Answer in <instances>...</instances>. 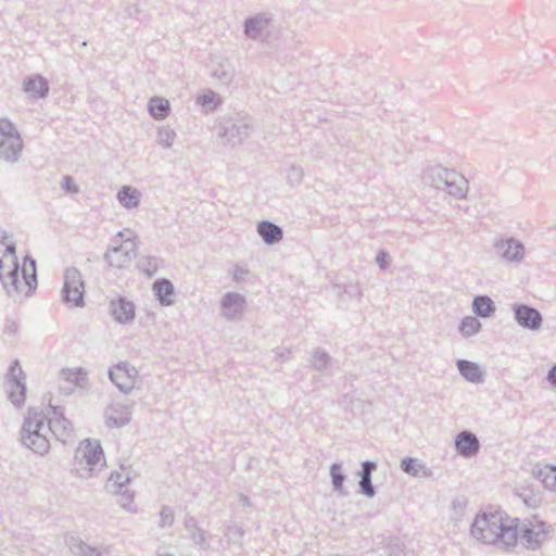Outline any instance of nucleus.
<instances>
[{
	"instance_id": "393cba45",
	"label": "nucleus",
	"mask_w": 556,
	"mask_h": 556,
	"mask_svg": "<svg viewBox=\"0 0 556 556\" xmlns=\"http://www.w3.org/2000/svg\"><path fill=\"white\" fill-rule=\"evenodd\" d=\"M402 469L412 476H418L422 471V466L415 458H404L401 464Z\"/></svg>"
},
{
	"instance_id": "f8f14e48",
	"label": "nucleus",
	"mask_w": 556,
	"mask_h": 556,
	"mask_svg": "<svg viewBox=\"0 0 556 556\" xmlns=\"http://www.w3.org/2000/svg\"><path fill=\"white\" fill-rule=\"evenodd\" d=\"M111 314L118 323H128L135 317L134 304L125 299H117L111 302Z\"/></svg>"
},
{
	"instance_id": "20e7f679",
	"label": "nucleus",
	"mask_w": 556,
	"mask_h": 556,
	"mask_svg": "<svg viewBox=\"0 0 556 556\" xmlns=\"http://www.w3.org/2000/svg\"><path fill=\"white\" fill-rule=\"evenodd\" d=\"M552 533V527L538 516L527 519L523 522L518 521V539L528 547H535L546 542Z\"/></svg>"
},
{
	"instance_id": "72a5a7b5",
	"label": "nucleus",
	"mask_w": 556,
	"mask_h": 556,
	"mask_svg": "<svg viewBox=\"0 0 556 556\" xmlns=\"http://www.w3.org/2000/svg\"><path fill=\"white\" fill-rule=\"evenodd\" d=\"M548 379L551 380V382L553 384L556 386V365L551 369V371L548 374Z\"/></svg>"
},
{
	"instance_id": "6ab92c4d",
	"label": "nucleus",
	"mask_w": 556,
	"mask_h": 556,
	"mask_svg": "<svg viewBox=\"0 0 556 556\" xmlns=\"http://www.w3.org/2000/svg\"><path fill=\"white\" fill-rule=\"evenodd\" d=\"M25 90L31 97H43L48 92V85L41 77H33L25 81Z\"/></svg>"
},
{
	"instance_id": "6e6552de",
	"label": "nucleus",
	"mask_w": 556,
	"mask_h": 556,
	"mask_svg": "<svg viewBox=\"0 0 556 556\" xmlns=\"http://www.w3.org/2000/svg\"><path fill=\"white\" fill-rule=\"evenodd\" d=\"M64 300L71 306H80L84 302V282L81 275L76 269H68L64 277Z\"/></svg>"
},
{
	"instance_id": "0eeeda50",
	"label": "nucleus",
	"mask_w": 556,
	"mask_h": 556,
	"mask_svg": "<svg viewBox=\"0 0 556 556\" xmlns=\"http://www.w3.org/2000/svg\"><path fill=\"white\" fill-rule=\"evenodd\" d=\"M22 149V139L14 126L7 119H0V156L15 160Z\"/></svg>"
},
{
	"instance_id": "2f4dec72",
	"label": "nucleus",
	"mask_w": 556,
	"mask_h": 556,
	"mask_svg": "<svg viewBox=\"0 0 556 556\" xmlns=\"http://www.w3.org/2000/svg\"><path fill=\"white\" fill-rule=\"evenodd\" d=\"M260 23H261V21H258V20H251V21H249V22L247 23V25H245V31H247V34H249L250 36H254V35H253V31H254V30H256V26H257V24H260Z\"/></svg>"
},
{
	"instance_id": "1a4fd4ad",
	"label": "nucleus",
	"mask_w": 556,
	"mask_h": 556,
	"mask_svg": "<svg viewBox=\"0 0 556 556\" xmlns=\"http://www.w3.org/2000/svg\"><path fill=\"white\" fill-rule=\"evenodd\" d=\"M111 380L123 391H130L135 388L138 372L127 364H117L110 371Z\"/></svg>"
},
{
	"instance_id": "aec40b11",
	"label": "nucleus",
	"mask_w": 556,
	"mask_h": 556,
	"mask_svg": "<svg viewBox=\"0 0 556 556\" xmlns=\"http://www.w3.org/2000/svg\"><path fill=\"white\" fill-rule=\"evenodd\" d=\"M149 110L154 118H165L169 112V102L163 98H153L150 101Z\"/></svg>"
},
{
	"instance_id": "39448f33",
	"label": "nucleus",
	"mask_w": 556,
	"mask_h": 556,
	"mask_svg": "<svg viewBox=\"0 0 556 556\" xmlns=\"http://www.w3.org/2000/svg\"><path fill=\"white\" fill-rule=\"evenodd\" d=\"M118 241L105 254V260L113 268H125L136 257L138 244L135 239L126 238L118 235Z\"/></svg>"
},
{
	"instance_id": "4be33fe9",
	"label": "nucleus",
	"mask_w": 556,
	"mask_h": 556,
	"mask_svg": "<svg viewBox=\"0 0 556 556\" xmlns=\"http://www.w3.org/2000/svg\"><path fill=\"white\" fill-rule=\"evenodd\" d=\"M10 400L14 405H22L26 397V387L22 381H13L10 387Z\"/></svg>"
},
{
	"instance_id": "5701e85b",
	"label": "nucleus",
	"mask_w": 556,
	"mask_h": 556,
	"mask_svg": "<svg viewBox=\"0 0 556 556\" xmlns=\"http://www.w3.org/2000/svg\"><path fill=\"white\" fill-rule=\"evenodd\" d=\"M130 414L125 409L113 408L108 415V424L113 427L125 425L129 421Z\"/></svg>"
},
{
	"instance_id": "423d86ee",
	"label": "nucleus",
	"mask_w": 556,
	"mask_h": 556,
	"mask_svg": "<svg viewBox=\"0 0 556 556\" xmlns=\"http://www.w3.org/2000/svg\"><path fill=\"white\" fill-rule=\"evenodd\" d=\"M75 458L77 463L89 472L101 469L105 464L100 443L90 439L79 443Z\"/></svg>"
},
{
	"instance_id": "9d476101",
	"label": "nucleus",
	"mask_w": 556,
	"mask_h": 556,
	"mask_svg": "<svg viewBox=\"0 0 556 556\" xmlns=\"http://www.w3.org/2000/svg\"><path fill=\"white\" fill-rule=\"evenodd\" d=\"M60 386L65 392H73L87 386V375L80 368H66L60 374Z\"/></svg>"
},
{
	"instance_id": "f704fd0d",
	"label": "nucleus",
	"mask_w": 556,
	"mask_h": 556,
	"mask_svg": "<svg viewBox=\"0 0 556 556\" xmlns=\"http://www.w3.org/2000/svg\"><path fill=\"white\" fill-rule=\"evenodd\" d=\"M166 141L172 140L174 137V134L172 131H165Z\"/></svg>"
},
{
	"instance_id": "412c9836",
	"label": "nucleus",
	"mask_w": 556,
	"mask_h": 556,
	"mask_svg": "<svg viewBox=\"0 0 556 556\" xmlns=\"http://www.w3.org/2000/svg\"><path fill=\"white\" fill-rule=\"evenodd\" d=\"M473 311L482 317H488L494 311L493 301L488 296H478L473 301Z\"/></svg>"
},
{
	"instance_id": "c85d7f7f",
	"label": "nucleus",
	"mask_w": 556,
	"mask_h": 556,
	"mask_svg": "<svg viewBox=\"0 0 556 556\" xmlns=\"http://www.w3.org/2000/svg\"><path fill=\"white\" fill-rule=\"evenodd\" d=\"M10 375L13 378V381H22L24 379L22 369H21V367H20V365L17 363H15L11 367Z\"/></svg>"
},
{
	"instance_id": "f257e3e1",
	"label": "nucleus",
	"mask_w": 556,
	"mask_h": 556,
	"mask_svg": "<svg viewBox=\"0 0 556 556\" xmlns=\"http://www.w3.org/2000/svg\"><path fill=\"white\" fill-rule=\"evenodd\" d=\"M71 431V422L58 407L30 409L24 422L22 442L34 452L43 454L50 447L51 437L65 440Z\"/></svg>"
},
{
	"instance_id": "7c9ffc66",
	"label": "nucleus",
	"mask_w": 556,
	"mask_h": 556,
	"mask_svg": "<svg viewBox=\"0 0 556 556\" xmlns=\"http://www.w3.org/2000/svg\"><path fill=\"white\" fill-rule=\"evenodd\" d=\"M331 475H332V480H333V484L336 485V488H341L342 482H343V477L341 473H339L337 471L336 467L332 468Z\"/></svg>"
},
{
	"instance_id": "dca6fc26",
	"label": "nucleus",
	"mask_w": 556,
	"mask_h": 556,
	"mask_svg": "<svg viewBox=\"0 0 556 556\" xmlns=\"http://www.w3.org/2000/svg\"><path fill=\"white\" fill-rule=\"evenodd\" d=\"M458 370L460 374L471 382H479L482 379V370L476 364L468 361H458L457 363Z\"/></svg>"
},
{
	"instance_id": "ddd939ff",
	"label": "nucleus",
	"mask_w": 556,
	"mask_h": 556,
	"mask_svg": "<svg viewBox=\"0 0 556 556\" xmlns=\"http://www.w3.org/2000/svg\"><path fill=\"white\" fill-rule=\"evenodd\" d=\"M455 445L458 453L465 457L476 455L479 450L478 439L475 434L467 431H463L456 437Z\"/></svg>"
},
{
	"instance_id": "cd10ccee",
	"label": "nucleus",
	"mask_w": 556,
	"mask_h": 556,
	"mask_svg": "<svg viewBox=\"0 0 556 556\" xmlns=\"http://www.w3.org/2000/svg\"><path fill=\"white\" fill-rule=\"evenodd\" d=\"M523 248L518 243H508V249L505 253V255L508 258H516L522 256Z\"/></svg>"
},
{
	"instance_id": "a878e982",
	"label": "nucleus",
	"mask_w": 556,
	"mask_h": 556,
	"mask_svg": "<svg viewBox=\"0 0 556 556\" xmlns=\"http://www.w3.org/2000/svg\"><path fill=\"white\" fill-rule=\"evenodd\" d=\"M370 468H371V465L369 463L364 464V476L361 481V485H362L363 490L369 496H371L374 494V490L370 485V479H369Z\"/></svg>"
},
{
	"instance_id": "f03ea898",
	"label": "nucleus",
	"mask_w": 556,
	"mask_h": 556,
	"mask_svg": "<svg viewBox=\"0 0 556 556\" xmlns=\"http://www.w3.org/2000/svg\"><path fill=\"white\" fill-rule=\"evenodd\" d=\"M15 241L11 236L0 232V280L9 292L28 296L37 288L36 262L26 256L21 262L22 279L16 278L17 256Z\"/></svg>"
},
{
	"instance_id": "b1692460",
	"label": "nucleus",
	"mask_w": 556,
	"mask_h": 556,
	"mask_svg": "<svg viewBox=\"0 0 556 556\" xmlns=\"http://www.w3.org/2000/svg\"><path fill=\"white\" fill-rule=\"evenodd\" d=\"M480 327L479 320L469 316L463 319L459 330L464 336L469 337L476 334L480 330Z\"/></svg>"
},
{
	"instance_id": "a211bd4d",
	"label": "nucleus",
	"mask_w": 556,
	"mask_h": 556,
	"mask_svg": "<svg viewBox=\"0 0 556 556\" xmlns=\"http://www.w3.org/2000/svg\"><path fill=\"white\" fill-rule=\"evenodd\" d=\"M257 231L267 243L277 242L282 237L281 229L278 226L267 222L261 223L257 227Z\"/></svg>"
},
{
	"instance_id": "4468645a",
	"label": "nucleus",
	"mask_w": 556,
	"mask_h": 556,
	"mask_svg": "<svg viewBox=\"0 0 556 556\" xmlns=\"http://www.w3.org/2000/svg\"><path fill=\"white\" fill-rule=\"evenodd\" d=\"M153 290L163 305H170L174 302L175 290L169 280H157L153 285Z\"/></svg>"
},
{
	"instance_id": "bb28decb",
	"label": "nucleus",
	"mask_w": 556,
	"mask_h": 556,
	"mask_svg": "<svg viewBox=\"0 0 556 556\" xmlns=\"http://www.w3.org/2000/svg\"><path fill=\"white\" fill-rule=\"evenodd\" d=\"M198 102L204 108L213 109L217 105L219 100L214 92H207L199 97Z\"/></svg>"
},
{
	"instance_id": "7ed1b4c3",
	"label": "nucleus",
	"mask_w": 556,
	"mask_h": 556,
	"mask_svg": "<svg viewBox=\"0 0 556 556\" xmlns=\"http://www.w3.org/2000/svg\"><path fill=\"white\" fill-rule=\"evenodd\" d=\"M471 534L484 543L510 546L518 541V519L509 517L502 509L490 507L477 515Z\"/></svg>"
},
{
	"instance_id": "2eb2a0df",
	"label": "nucleus",
	"mask_w": 556,
	"mask_h": 556,
	"mask_svg": "<svg viewBox=\"0 0 556 556\" xmlns=\"http://www.w3.org/2000/svg\"><path fill=\"white\" fill-rule=\"evenodd\" d=\"M535 477L546 489L556 492V466L543 465L539 467Z\"/></svg>"
},
{
	"instance_id": "f3484780",
	"label": "nucleus",
	"mask_w": 556,
	"mask_h": 556,
	"mask_svg": "<svg viewBox=\"0 0 556 556\" xmlns=\"http://www.w3.org/2000/svg\"><path fill=\"white\" fill-rule=\"evenodd\" d=\"M117 198L121 204L127 208L137 207L140 201V194L138 190L129 186L123 187L119 190Z\"/></svg>"
},
{
	"instance_id": "9b49d317",
	"label": "nucleus",
	"mask_w": 556,
	"mask_h": 556,
	"mask_svg": "<svg viewBox=\"0 0 556 556\" xmlns=\"http://www.w3.org/2000/svg\"><path fill=\"white\" fill-rule=\"evenodd\" d=\"M515 317L519 325L529 329H538L542 323L540 313L527 305L516 306Z\"/></svg>"
},
{
	"instance_id": "473e14b6",
	"label": "nucleus",
	"mask_w": 556,
	"mask_h": 556,
	"mask_svg": "<svg viewBox=\"0 0 556 556\" xmlns=\"http://www.w3.org/2000/svg\"><path fill=\"white\" fill-rule=\"evenodd\" d=\"M387 256L388 255L386 253H383V252L378 255L377 261H378V263H379V265L381 267H386L387 266V261H386Z\"/></svg>"
},
{
	"instance_id": "c9c22d12",
	"label": "nucleus",
	"mask_w": 556,
	"mask_h": 556,
	"mask_svg": "<svg viewBox=\"0 0 556 556\" xmlns=\"http://www.w3.org/2000/svg\"><path fill=\"white\" fill-rule=\"evenodd\" d=\"M20 267H21V263H17L18 271H17V275H16V278L22 279V273L20 270Z\"/></svg>"
},
{
	"instance_id": "c756f323",
	"label": "nucleus",
	"mask_w": 556,
	"mask_h": 556,
	"mask_svg": "<svg viewBox=\"0 0 556 556\" xmlns=\"http://www.w3.org/2000/svg\"><path fill=\"white\" fill-rule=\"evenodd\" d=\"M63 187L70 192H76L78 190L75 181L70 177L64 178Z\"/></svg>"
}]
</instances>
